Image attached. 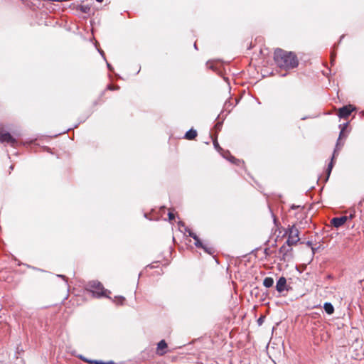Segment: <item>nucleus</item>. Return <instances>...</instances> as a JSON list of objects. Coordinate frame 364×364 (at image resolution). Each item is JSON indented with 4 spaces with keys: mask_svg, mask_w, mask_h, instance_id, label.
Wrapping results in <instances>:
<instances>
[{
    "mask_svg": "<svg viewBox=\"0 0 364 364\" xmlns=\"http://www.w3.org/2000/svg\"><path fill=\"white\" fill-rule=\"evenodd\" d=\"M291 247V246H288V245L286 243L279 248V252L282 255L281 260H283L284 262L287 261L289 253L292 250V248Z\"/></svg>",
    "mask_w": 364,
    "mask_h": 364,
    "instance_id": "6",
    "label": "nucleus"
},
{
    "mask_svg": "<svg viewBox=\"0 0 364 364\" xmlns=\"http://www.w3.org/2000/svg\"><path fill=\"white\" fill-rule=\"evenodd\" d=\"M109 88L110 90H112V89H113L112 86H109Z\"/></svg>",
    "mask_w": 364,
    "mask_h": 364,
    "instance_id": "36",
    "label": "nucleus"
},
{
    "mask_svg": "<svg viewBox=\"0 0 364 364\" xmlns=\"http://www.w3.org/2000/svg\"><path fill=\"white\" fill-rule=\"evenodd\" d=\"M202 249H203L205 250V252H206L207 253H208L210 255H212L214 252V250L212 247H208L206 245H204Z\"/></svg>",
    "mask_w": 364,
    "mask_h": 364,
    "instance_id": "17",
    "label": "nucleus"
},
{
    "mask_svg": "<svg viewBox=\"0 0 364 364\" xmlns=\"http://www.w3.org/2000/svg\"><path fill=\"white\" fill-rule=\"evenodd\" d=\"M287 233L288 234V239L286 243L288 246L295 245L300 240L299 231L294 225L289 228Z\"/></svg>",
    "mask_w": 364,
    "mask_h": 364,
    "instance_id": "3",
    "label": "nucleus"
},
{
    "mask_svg": "<svg viewBox=\"0 0 364 364\" xmlns=\"http://www.w3.org/2000/svg\"><path fill=\"white\" fill-rule=\"evenodd\" d=\"M306 244L307 246H309V247H310L311 248L312 252H313V254H314L315 253V249L312 247V242L311 241H307Z\"/></svg>",
    "mask_w": 364,
    "mask_h": 364,
    "instance_id": "21",
    "label": "nucleus"
},
{
    "mask_svg": "<svg viewBox=\"0 0 364 364\" xmlns=\"http://www.w3.org/2000/svg\"><path fill=\"white\" fill-rule=\"evenodd\" d=\"M222 127V123L221 122H218L215 125V129L218 131V130H220V128Z\"/></svg>",
    "mask_w": 364,
    "mask_h": 364,
    "instance_id": "23",
    "label": "nucleus"
},
{
    "mask_svg": "<svg viewBox=\"0 0 364 364\" xmlns=\"http://www.w3.org/2000/svg\"><path fill=\"white\" fill-rule=\"evenodd\" d=\"M178 225H179V226H183V225H184V223H183V222H181V221H180V222L178 223Z\"/></svg>",
    "mask_w": 364,
    "mask_h": 364,
    "instance_id": "28",
    "label": "nucleus"
},
{
    "mask_svg": "<svg viewBox=\"0 0 364 364\" xmlns=\"http://www.w3.org/2000/svg\"><path fill=\"white\" fill-rule=\"evenodd\" d=\"M258 322H259H259H262L261 318H259Z\"/></svg>",
    "mask_w": 364,
    "mask_h": 364,
    "instance_id": "34",
    "label": "nucleus"
},
{
    "mask_svg": "<svg viewBox=\"0 0 364 364\" xmlns=\"http://www.w3.org/2000/svg\"><path fill=\"white\" fill-rule=\"evenodd\" d=\"M323 309L328 314H332L334 311V308L333 305L328 302L324 304Z\"/></svg>",
    "mask_w": 364,
    "mask_h": 364,
    "instance_id": "12",
    "label": "nucleus"
},
{
    "mask_svg": "<svg viewBox=\"0 0 364 364\" xmlns=\"http://www.w3.org/2000/svg\"><path fill=\"white\" fill-rule=\"evenodd\" d=\"M167 348V343L164 340H161L159 342L157 345V350L156 353L159 355H164L166 353V351L164 350Z\"/></svg>",
    "mask_w": 364,
    "mask_h": 364,
    "instance_id": "10",
    "label": "nucleus"
},
{
    "mask_svg": "<svg viewBox=\"0 0 364 364\" xmlns=\"http://www.w3.org/2000/svg\"><path fill=\"white\" fill-rule=\"evenodd\" d=\"M79 9L82 13L88 14L90 11V7L87 5H80L79 6Z\"/></svg>",
    "mask_w": 364,
    "mask_h": 364,
    "instance_id": "15",
    "label": "nucleus"
},
{
    "mask_svg": "<svg viewBox=\"0 0 364 364\" xmlns=\"http://www.w3.org/2000/svg\"><path fill=\"white\" fill-rule=\"evenodd\" d=\"M235 159L234 156H231L229 160L231 161H233V160H235Z\"/></svg>",
    "mask_w": 364,
    "mask_h": 364,
    "instance_id": "29",
    "label": "nucleus"
},
{
    "mask_svg": "<svg viewBox=\"0 0 364 364\" xmlns=\"http://www.w3.org/2000/svg\"><path fill=\"white\" fill-rule=\"evenodd\" d=\"M274 284V279L272 277H265L263 281V285L269 288L273 286Z\"/></svg>",
    "mask_w": 364,
    "mask_h": 364,
    "instance_id": "13",
    "label": "nucleus"
},
{
    "mask_svg": "<svg viewBox=\"0 0 364 364\" xmlns=\"http://www.w3.org/2000/svg\"><path fill=\"white\" fill-rule=\"evenodd\" d=\"M331 60L333 61V53L331 54Z\"/></svg>",
    "mask_w": 364,
    "mask_h": 364,
    "instance_id": "30",
    "label": "nucleus"
},
{
    "mask_svg": "<svg viewBox=\"0 0 364 364\" xmlns=\"http://www.w3.org/2000/svg\"><path fill=\"white\" fill-rule=\"evenodd\" d=\"M267 251H268V249H267V248H266V249L264 250V252H265V254H267V255L268 254V253H267Z\"/></svg>",
    "mask_w": 364,
    "mask_h": 364,
    "instance_id": "31",
    "label": "nucleus"
},
{
    "mask_svg": "<svg viewBox=\"0 0 364 364\" xmlns=\"http://www.w3.org/2000/svg\"><path fill=\"white\" fill-rule=\"evenodd\" d=\"M343 126V127L342 128V129H341V131L340 132L339 137H338V141H337V144H336V149H335L333 154V157H332L331 161L330 162V164L328 166V168H327L328 176H327V178H328V176H329V175H330V173L331 172V170H332V168H333V158L336 156L337 150L338 149H340L339 148L340 140L343 136L344 129H345L346 127L347 126V124H344Z\"/></svg>",
    "mask_w": 364,
    "mask_h": 364,
    "instance_id": "5",
    "label": "nucleus"
},
{
    "mask_svg": "<svg viewBox=\"0 0 364 364\" xmlns=\"http://www.w3.org/2000/svg\"><path fill=\"white\" fill-rule=\"evenodd\" d=\"M348 220V216H342L339 218H333L331 220L332 225L336 228H340Z\"/></svg>",
    "mask_w": 364,
    "mask_h": 364,
    "instance_id": "8",
    "label": "nucleus"
},
{
    "mask_svg": "<svg viewBox=\"0 0 364 364\" xmlns=\"http://www.w3.org/2000/svg\"><path fill=\"white\" fill-rule=\"evenodd\" d=\"M188 232L190 237H191L194 240H196L198 237L196 233L193 232L191 230H186Z\"/></svg>",
    "mask_w": 364,
    "mask_h": 364,
    "instance_id": "19",
    "label": "nucleus"
},
{
    "mask_svg": "<svg viewBox=\"0 0 364 364\" xmlns=\"http://www.w3.org/2000/svg\"><path fill=\"white\" fill-rule=\"evenodd\" d=\"M197 136V132L193 129L188 130L186 134L185 138L188 140H193Z\"/></svg>",
    "mask_w": 364,
    "mask_h": 364,
    "instance_id": "11",
    "label": "nucleus"
},
{
    "mask_svg": "<svg viewBox=\"0 0 364 364\" xmlns=\"http://www.w3.org/2000/svg\"><path fill=\"white\" fill-rule=\"evenodd\" d=\"M207 65L208 68H210V69L212 70H214L215 69V67L214 65H213V63H210V62H208L207 63Z\"/></svg>",
    "mask_w": 364,
    "mask_h": 364,
    "instance_id": "25",
    "label": "nucleus"
},
{
    "mask_svg": "<svg viewBox=\"0 0 364 364\" xmlns=\"http://www.w3.org/2000/svg\"><path fill=\"white\" fill-rule=\"evenodd\" d=\"M213 145L217 150L219 151L222 149L221 147L219 146V144L216 139L213 140Z\"/></svg>",
    "mask_w": 364,
    "mask_h": 364,
    "instance_id": "20",
    "label": "nucleus"
},
{
    "mask_svg": "<svg viewBox=\"0 0 364 364\" xmlns=\"http://www.w3.org/2000/svg\"><path fill=\"white\" fill-rule=\"evenodd\" d=\"M124 301V298L123 296H115L114 299V302L117 303V304H122Z\"/></svg>",
    "mask_w": 364,
    "mask_h": 364,
    "instance_id": "16",
    "label": "nucleus"
},
{
    "mask_svg": "<svg viewBox=\"0 0 364 364\" xmlns=\"http://www.w3.org/2000/svg\"><path fill=\"white\" fill-rule=\"evenodd\" d=\"M0 141L1 143H7L12 146L18 144L17 140L14 138L9 132H4V127L0 125Z\"/></svg>",
    "mask_w": 364,
    "mask_h": 364,
    "instance_id": "4",
    "label": "nucleus"
},
{
    "mask_svg": "<svg viewBox=\"0 0 364 364\" xmlns=\"http://www.w3.org/2000/svg\"><path fill=\"white\" fill-rule=\"evenodd\" d=\"M97 2L102 3L103 0H96Z\"/></svg>",
    "mask_w": 364,
    "mask_h": 364,
    "instance_id": "32",
    "label": "nucleus"
},
{
    "mask_svg": "<svg viewBox=\"0 0 364 364\" xmlns=\"http://www.w3.org/2000/svg\"><path fill=\"white\" fill-rule=\"evenodd\" d=\"M107 65L108 68H109L110 70H112V68L111 65H110L109 63H107Z\"/></svg>",
    "mask_w": 364,
    "mask_h": 364,
    "instance_id": "27",
    "label": "nucleus"
},
{
    "mask_svg": "<svg viewBox=\"0 0 364 364\" xmlns=\"http://www.w3.org/2000/svg\"><path fill=\"white\" fill-rule=\"evenodd\" d=\"M274 60L278 67L285 70L294 69L299 65L297 56L294 53L281 48L275 50Z\"/></svg>",
    "mask_w": 364,
    "mask_h": 364,
    "instance_id": "1",
    "label": "nucleus"
},
{
    "mask_svg": "<svg viewBox=\"0 0 364 364\" xmlns=\"http://www.w3.org/2000/svg\"><path fill=\"white\" fill-rule=\"evenodd\" d=\"M194 48H195L196 49H197V46H196V43H194Z\"/></svg>",
    "mask_w": 364,
    "mask_h": 364,
    "instance_id": "33",
    "label": "nucleus"
},
{
    "mask_svg": "<svg viewBox=\"0 0 364 364\" xmlns=\"http://www.w3.org/2000/svg\"><path fill=\"white\" fill-rule=\"evenodd\" d=\"M87 362L88 363H90V364H114V362L113 361H109V362H103L102 360H87Z\"/></svg>",
    "mask_w": 364,
    "mask_h": 364,
    "instance_id": "14",
    "label": "nucleus"
},
{
    "mask_svg": "<svg viewBox=\"0 0 364 364\" xmlns=\"http://www.w3.org/2000/svg\"><path fill=\"white\" fill-rule=\"evenodd\" d=\"M57 276H58V277H61V278H63V279H65V277L64 275H63V274H58Z\"/></svg>",
    "mask_w": 364,
    "mask_h": 364,
    "instance_id": "26",
    "label": "nucleus"
},
{
    "mask_svg": "<svg viewBox=\"0 0 364 364\" xmlns=\"http://www.w3.org/2000/svg\"><path fill=\"white\" fill-rule=\"evenodd\" d=\"M355 210H352L350 213V215L348 217V219H353L355 217Z\"/></svg>",
    "mask_w": 364,
    "mask_h": 364,
    "instance_id": "24",
    "label": "nucleus"
},
{
    "mask_svg": "<svg viewBox=\"0 0 364 364\" xmlns=\"http://www.w3.org/2000/svg\"><path fill=\"white\" fill-rule=\"evenodd\" d=\"M353 110V108L351 105L343 106L339 109L338 117L340 118H347L351 114Z\"/></svg>",
    "mask_w": 364,
    "mask_h": 364,
    "instance_id": "7",
    "label": "nucleus"
},
{
    "mask_svg": "<svg viewBox=\"0 0 364 364\" xmlns=\"http://www.w3.org/2000/svg\"><path fill=\"white\" fill-rule=\"evenodd\" d=\"M286 284H287V280H286L285 277H280L278 279L277 284H276L277 291H279V293L284 291L285 289V287H286Z\"/></svg>",
    "mask_w": 364,
    "mask_h": 364,
    "instance_id": "9",
    "label": "nucleus"
},
{
    "mask_svg": "<svg viewBox=\"0 0 364 364\" xmlns=\"http://www.w3.org/2000/svg\"><path fill=\"white\" fill-rule=\"evenodd\" d=\"M195 245L197 247L203 248L204 245L202 243V242L200 240L199 237H198L196 240H195Z\"/></svg>",
    "mask_w": 364,
    "mask_h": 364,
    "instance_id": "18",
    "label": "nucleus"
},
{
    "mask_svg": "<svg viewBox=\"0 0 364 364\" xmlns=\"http://www.w3.org/2000/svg\"><path fill=\"white\" fill-rule=\"evenodd\" d=\"M87 287V289L90 290L93 295L97 297L105 296L110 298L109 295H107V293L110 294L111 292L109 290L105 289L102 283L98 281L89 282Z\"/></svg>",
    "mask_w": 364,
    "mask_h": 364,
    "instance_id": "2",
    "label": "nucleus"
},
{
    "mask_svg": "<svg viewBox=\"0 0 364 364\" xmlns=\"http://www.w3.org/2000/svg\"><path fill=\"white\" fill-rule=\"evenodd\" d=\"M168 215V219L170 221L173 220L175 218L174 214L171 212H169Z\"/></svg>",
    "mask_w": 364,
    "mask_h": 364,
    "instance_id": "22",
    "label": "nucleus"
},
{
    "mask_svg": "<svg viewBox=\"0 0 364 364\" xmlns=\"http://www.w3.org/2000/svg\"><path fill=\"white\" fill-rule=\"evenodd\" d=\"M258 322H259H259H262L261 318H259Z\"/></svg>",
    "mask_w": 364,
    "mask_h": 364,
    "instance_id": "35",
    "label": "nucleus"
}]
</instances>
